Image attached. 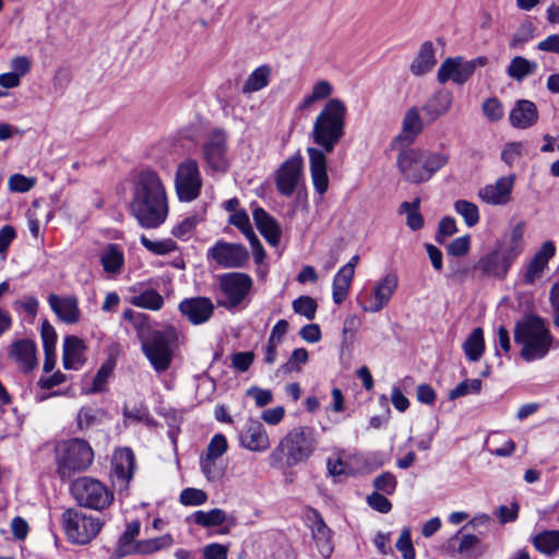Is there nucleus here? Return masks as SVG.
<instances>
[{"instance_id":"nucleus-48","label":"nucleus","mask_w":559,"mask_h":559,"mask_svg":"<svg viewBox=\"0 0 559 559\" xmlns=\"http://www.w3.org/2000/svg\"><path fill=\"white\" fill-rule=\"evenodd\" d=\"M480 389L481 381L479 379H467L459 383L454 389H452L449 392V399L455 400L469 393H478Z\"/></svg>"},{"instance_id":"nucleus-23","label":"nucleus","mask_w":559,"mask_h":559,"mask_svg":"<svg viewBox=\"0 0 559 559\" xmlns=\"http://www.w3.org/2000/svg\"><path fill=\"white\" fill-rule=\"evenodd\" d=\"M48 304L56 316L67 324L78 323L80 320L79 300L74 296L59 297L51 294Z\"/></svg>"},{"instance_id":"nucleus-6","label":"nucleus","mask_w":559,"mask_h":559,"mask_svg":"<svg viewBox=\"0 0 559 559\" xmlns=\"http://www.w3.org/2000/svg\"><path fill=\"white\" fill-rule=\"evenodd\" d=\"M142 352L157 373L167 371L174 358V348L177 341L175 330L140 331Z\"/></svg>"},{"instance_id":"nucleus-5","label":"nucleus","mask_w":559,"mask_h":559,"mask_svg":"<svg viewBox=\"0 0 559 559\" xmlns=\"http://www.w3.org/2000/svg\"><path fill=\"white\" fill-rule=\"evenodd\" d=\"M449 162V156L441 152L406 150L397 156V167L403 178L411 183L428 181Z\"/></svg>"},{"instance_id":"nucleus-52","label":"nucleus","mask_w":559,"mask_h":559,"mask_svg":"<svg viewBox=\"0 0 559 559\" xmlns=\"http://www.w3.org/2000/svg\"><path fill=\"white\" fill-rule=\"evenodd\" d=\"M207 500L205 491L197 488H186L180 493V502L185 506H201Z\"/></svg>"},{"instance_id":"nucleus-25","label":"nucleus","mask_w":559,"mask_h":559,"mask_svg":"<svg viewBox=\"0 0 559 559\" xmlns=\"http://www.w3.org/2000/svg\"><path fill=\"white\" fill-rule=\"evenodd\" d=\"M510 123L518 129L532 127L538 120V110L536 105L527 99H520L509 115Z\"/></svg>"},{"instance_id":"nucleus-53","label":"nucleus","mask_w":559,"mask_h":559,"mask_svg":"<svg viewBox=\"0 0 559 559\" xmlns=\"http://www.w3.org/2000/svg\"><path fill=\"white\" fill-rule=\"evenodd\" d=\"M396 485V477L390 472L382 473L373 479V486L377 491H382L386 495H392Z\"/></svg>"},{"instance_id":"nucleus-44","label":"nucleus","mask_w":559,"mask_h":559,"mask_svg":"<svg viewBox=\"0 0 559 559\" xmlns=\"http://www.w3.org/2000/svg\"><path fill=\"white\" fill-rule=\"evenodd\" d=\"M229 223L242 231V234L250 241L251 246H254L255 242H258V237L255 236L251 228L249 216L243 210L237 211L234 214H231L229 217Z\"/></svg>"},{"instance_id":"nucleus-3","label":"nucleus","mask_w":559,"mask_h":559,"mask_svg":"<svg viewBox=\"0 0 559 559\" xmlns=\"http://www.w3.org/2000/svg\"><path fill=\"white\" fill-rule=\"evenodd\" d=\"M318 438L313 428L295 427L280 441L270 455L273 466L293 467L306 462L317 450Z\"/></svg>"},{"instance_id":"nucleus-43","label":"nucleus","mask_w":559,"mask_h":559,"mask_svg":"<svg viewBox=\"0 0 559 559\" xmlns=\"http://www.w3.org/2000/svg\"><path fill=\"white\" fill-rule=\"evenodd\" d=\"M423 130L421 119L416 108H411L406 111L403 120V134L409 138L411 141L419 134Z\"/></svg>"},{"instance_id":"nucleus-57","label":"nucleus","mask_w":559,"mask_h":559,"mask_svg":"<svg viewBox=\"0 0 559 559\" xmlns=\"http://www.w3.org/2000/svg\"><path fill=\"white\" fill-rule=\"evenodd\" d=\"M8 185L11 191L27 192L34 187L35 180L21 174H14L9 178Z\"/></svg>"},{"instance_id":"nucleus-27","label":"nucleus","mask_w":559,"mask_h":559,"mask_svg":"<svg viewBox=\"0 0 559 559\" xmlns=\"http://www.w3.org/2000/svg\"><path fill=\"white\" fill-rule=\"evenodd\" d=\"M437 63L436 48L432 41H424L414 60L409 66V71L415 76H423L429 73Z\"/></svg>"},{"instance_id":"nucleus-55","label":"nucleus","mask_w":559,"mask_h":559,"mask_svg":"<svg viewBox=\"0 0 559 559\" xmlns=\"http://www.w3.org/2000/svg\"><path fill=\"white\" fill-rule=\"evenodd\" d=\"M228 449L227 440L223 435H215L209 445L206 451V456L218 459L221 457Z\"/></svg>"},{"instance_id":"nucleus-60","label":"nucleus","mask_w":559,"mask_h":559,"mask_svg":"<svg viewBox=\"0 0 559 559\" xmlns=\"http://www.w3.org/2000/svg\"><path fill=\"white\" fill-rule=\"evenodd\" d=\"M368 504L380 513H389L392 509L390 500L378 491L372 492L367 497Z\"/></svg>"},{"instance_id":"nucleus-36","label":"nucleus","mask_w":559,"mask_h":559,"mask_svg":"<svg viewBox=\"0 0 559 559\" xmlns=\"http://www.w3.org/2000/svg\"><path fill=\"white\" fill-rule=\"evenodd\" d=\"M532 542L538 551L551 556L559 549V531L540 532L533 537Z\"/></svg>"},{"instance_id":"nucleus-15","label":"nucleus","mask_w":559,"mask_h":559,"mask_svg":"<svg viewBox=\"0 0 559 559\" xmlns=\"http://www.w3.org/2000/svg\"><path fill=\"white\" fill-rule=\"evenodd\" d=\"M304 159L300 154L286 159L277 170L276 188L286 197L292 195L302 177Z\"/></svg>"},{"instance_id":"nucleus-9","label":"nucleus","mask_w":559,"mask_h":559,"mask_svg":"<svg viewBox=\"0 0 559 559\" xmlns=\"http://www.w3.org/2000/svg\"><path fill=\"white\" fill-rule=\"evenodd\" d=\"M76 502L84 508L104 510L114 501V492L102 481L92 477H80L71 485Z\"/></svg>"},{"instance_id":"nucleus-34","label":"nucleus","mask_w":559,"mask_h":559,"mask_svg":"<svg viewBox=\"0 0 559 559\" xmlns=\"http://www.w3.org/2000/svg\"><path fill=\"white\" fill-rule=\"evenodd\" d=\"M348 270L340 269L333 278L332 297L336 305H341L349 293L354 275L349 274Z\"/></svg>"},{"instance_id":"nucleus-37","label":"nucleus","mask_w":559,"mask_h":559,"mask_svg":"<svg viewBox=\"0 0 559 559\" xmlns=\"http://www.w3.org/2000/svg\"><path fill=\"white\" fill-rule=\"evenodd\" d=\"M537 69V64L528 59L516 56L514 57L507 69V73L515 81H523L526 76L533 74Z\"/></svg>"},{"instance_id":"nucleus-56","label":"nucleus","mask_w":559,"mask_h":559,"mask_svg":"<svg viewBox=\"0 0 559 559\" xmlns=\"http://www.w3.org/2000/svg\"><path fill=\"white\" fill-rule=\"evenodd\" d=\"M457 231L456 223L453 217L447 216L439 222L436 241L443 243L447 237L454 235Z\"/></svg>"},{"instance_id":"nucleus-17","label":"nucleus","mask_w":559,"mask_h":559,"mask_svg":"<svg viewBox=\"0 0 559 559\" xmlns=\"http://www.w3.org/2000/svg\"><path fill=\"white\" fill-rule=\"evenodd\" d=\"M135 468V457L131 449L123 448L115 452L111 462V477L120 489L127 488Z\"/></svg>"},{"instance_id":"nucleus-59","label":"nucleus","mask_w":559,"mask_h":559,"mask_svg":"<svg viewBox=\"0 0 559 559\" xmlns=\"http://www.w3.org/2000/svg\"><path fill=\"white\" fill-rule=\"evenodd\" d=\"M308 352L306 348H296L292 355L289 360L283 366L286 371H299L300 366L305 365L308 361Z\"/></svg>"},{"instance_id":"nucleus-19","label":"nucleus","mask_w":559,"mask_h":559,"mask_svg":"<svg viewBox=\"0 0 559 559\" xmlns=\"http://www.w3.org/2000/svg\"><path fill=\"white\" fill-rule=\"evenodd\" d=\"M399 277L395 273H388L372 289V298L369 306H365V311L379 312L388 306L395 290L397 289Z\"/></svg>"},{"instance_id":"nucleus-8","label":"nucleus","mask_w":559,"mask_h":559,"mask_svg":"<svg viewBox=\"0 0 559 559\" xmlns=\"http://www.w3.org/2000/svg\"><path fill=\"white\" fill-rule=\"evenodd\" d=\"M62 527L68 540L75 545H87L100 532L103 522L99 518L79 509H67L61 516Z\"/></svg>"},{"instance_id":"nucleus-46","label":"nucleus","mask_w":559,"mask_h":559,"mask_svg":"<svg viewBox=\"0 0 559 559\" xmlns=\"http://www.w3.org/2000/svg\"><path fill=\"white\" fill-rule=\"evenodd\" d=\"M317 308V301L310 296H300L293 301L294 311L308 320L314 318Z\"/></svg>"},{"instance_id":"nucleus-64","label":"nucleus","mask_w":559,"mask_h":559,"mask_svg":"<svg viewBox=\"0 0 559 559\" xmlns=\"http://www.w3.org/2000/svg\"><path fill=\"white\" fill-rule=\"evenodd\" d=\"M40 333L44 344V352L55 350L57 334L53 326L47 321H44L41 324Z\"/></svg>"},{"instance_id":"nucleus-63","label":"nucleus","mask_w":559,"mask_h":559,"mask_svg":"<svg viewBox=\"0 0 559 559\" xmlns=\"http://www.w3.org/2000/svg\"><path fill=\"white\" fill-rule=\"evenodd\" d=\"M247 395L251 396L257 406L263 407L273 401V394L270 390L252 386L247 390Z\"/></svg>"},{"instance_id":"nucleus-21","label":"nucleus","mask_w":559,"mask_h":559,"mask_svg":"<svg viewBox=\"0 0 559 559\" xmlns=\"http://www.w3.org/2000/svg\"><path fill=\"white\" fill-rule=\"evenodd\" d=\"M556 247L550 240L545 241L540 249L534 254L527 263L524 272V283L532 285L540 278L549 260L555 255Z\"/></svg>"},{"instance_id":"nucleus-33","label":"nucleus","mask_w":559,"mask_h":559,"mask_svg":"<svg viewBox=\"0 0 559 559\" xmlns=\"http://www.w3.org/2000/svg\"><path fill=\"white\" fill-rule=\"evenodd\" d=\"M334 88L333 85L326 81L321 80L313 84L312 91L309 95L305 96L302 102L299 105V110H307L309 109L314 103L324 100V99H331L330 96L333 94Z\"/></svg>"},{"instance_id":"nucleus-54","label":"nucleus","mask_w":559,"mask_h":559,"mask_svg":"<svg viewBox=\"0 0 559 559\" xmlns=\"http://www.w3.org/2000/svg\"><path fill=\"white\" fill-rule=\"evenodd\" d=\"M483 112L490 121H498L503 117V108L500 100L496 97L488 98L483 104Z\"/></svg>"},{"instance_id":"nucleus-12","label":"nucleus","mask_w":559,"mask_h":559,"mask_svg":"<svg viewBox=\"0 0 559 559\" xmlns=\"http://www.w3.org/2000/svg\"><path fill=\"white\" fill-rule=\"evenodd\" d=\"M487 63L488 59L485 56L468 61H464L462 57H449L441 63L437 73V80L440 84L451 80L453 83L462 85L472 78L477 68L484 67Z\"/></svg>"},{"instance_id":"nucleus-45","label":"nucleus","mask_w":559,"mask_h":559,"mask_svg":"<svg viewBox=\"0 0 559 559\" xmlns=\"http://www.w3.org/2000/svg\"><path fill=\"white\" fill-rule=\"evenodd\" d=\"M140 241L145 249H147L148 251H151L154 254L164 255V254H168V253L177 250V245L171 239L154 241V240H150L145 236H141Z\"/></svg>"},{"instance_id":"nucleus-49","label":"nucleus","mask_w":559,"mask_h":559,"mask_svg":"<svg viewBox=\"0 0 559 559\" xmlns=\"http://www.w3.org/2000/svg\"><path fill=\"white\" fill-rule=\"evenodd\" d=\"M399 551L402 552L403 559H415V549L412 543V534L409 527H404L395 544Z\"/></svg>"},{"instance_id":"nucleus-14","label":"nucleus","mask_w":559,"mask_h":559,"mask_svg":"<svg viewBox=\"0 0 559 559\" xmlns=\"http://www.w3.org/2000/svg\"><path fill=\"white\" fill-rule=\"evenodd\" d=\"M207 257L222 267L238 269L247 263L249 252L242 245L219 240L209 249Z\"/></svg>"},{"instance_id":"nucleus-1","label":"nucleus","mask_w":559,"mask_h":559,"mask_svg":"<svg viewBox=\"0 0 559 559\" xmlns=\"http://www.w3.org/2000/svg\"><path fill=\"white\" fill-rule=\"evenodd\" d=\"M347 107L340 98L329 99L316 117L311 139L318 147H308L310 173L316 191L323 195L329 188L326 153H332L345 135Z\"/></svg>"},{"instance_id":"nucleus-13","label":"nucleus","mask_w":559,"mask_h":559,"mask_svg":"<svg viewBox=\"0 0 559 559\" xmlns=\"http://www.w3.org/2000/svg\"><path fill=\"white\" fill-rule=\"evenodd\" d=\"M175 187L180 201L191 202L200 195L202 178L197 160L188 158L178 165Z\"/></svg>"},{"instance_id":"nucleus-62","label":"nucleus","mask_w":559,"mask_h":559,"mask_svg":"<svg viewBox=\"0 0 559 559\" xmlns=\"http://www.w3.org/2000/svg\"><path fill=\"white\" fill-rule=\"evenodd\" d=\"M254 360L252 352H239L233 355L231 365L235 369L246 372Z\"/></svg>"},{"instance_id":"nucleus-2","label":"nucleus","mask_w":559,"mask_h":559,"mask_svg":"<svg viewBox=\"0 0 559 559\" xmlns=\"http://www.w3.org/2000/svg\"><path fill=\"white\" fill-rule=\"evenodd\" d=\"M130 210L144 228H156L166 221L169 212L168 199L157 173L146 169L136 175Z\"/></svg>"},{"instance_id":"nucleus-10","label":"nucleus","mask_w":559,"mask_h":559,"mask_svg":"<svg viewBox=\"0 0 559 559\" xmlns=\"http://www.w3.org/2000/svg\"><path fill=\"white\" fill-rule=\"evenodd\" d=\"M202 156L212 171L224 174L228 170V134L225 130L216 128L207 133L202 144Z\"/></svg>"},{"instance_id":"nucleus-16","label":"nucleus","mask_w":559,"mask_h":559,"mask_svg":"<svg viewBox=\"0 0 559 559\" xmlns=\"http://www.w3.org/2000/svg\"><path fill=\"white\" fill-rule=\"evenodd\" d=\"M240 445L251 452H265L270 445L269 435L257 419H248L239 433Z\"/></svg>"},{"instance_id":"nucleus-41","label":"nucleus","mask_w":559,"mask_h":559,"mask_svg":"<svg viewBox=\"0 0 559 559\" xmlns=\"http://www.w3.org/2000/svg\"><path fill=\"white\" fill-rule=\"evenodd\" d=\"M455 212L461 215L468 227H474L479 222L478 206L466 200H457L454 203Z\"/></svg>"},{"instance_id":"nucleus-31","label":"nucleus","mask_w":559,"mask_h":559,"mask_svg":"<svg viewBox=\"0 0 559 559\" xmlns=\"http://www.w3.org/2000/svg\"><path fill=\"white\" fill-rule=\"evenodd\" d=\"M311 532L319 552L322 557L329 558L333 552V545L331 540L332 533L318 513H314Z\"/></svg>"},{"instance_id":"nucleus-11","label":"nucleus","mask_w":559,"mask_h":559,"mask_svg":"<svg viewBox=\"0 0 559 559\" xmlns=\"http://www.w3.org/2000/svg\"><path fill=\"white\" fill-rule=\"evenodd\" d=\"M253 286L250 275L240 272L223 274L219 277V289L225 299L219 301V306L233 310L241 306L247 299Z\"/></svg>"},{"instance_id":"nucleus-51","label":"nucleus","mask_w":559,"mask_h":559,"mask_svg":"<svg viewBox=\"0 0 559 559\" xmlns=\"http://www.w3.org/2000/svg\"><path fill=\"white\" fill-rule=\"evenodd\" d=\"M216 460L209 456L201 459L202 473L210 481L218 480L224 475V468L217 465Z\"/></svg>"},{"instance_id":"nucleus-26","label":"nucleus","mask_w":559,"mask_h":559,"mask_svg":"<svg viewBox=\"0 0 559 559\" xmlns=\"http://www.w3.org/2000/svg\"><path fill=\"white\" fill-rule=\"evenodd\" d=\"M192 521L201 527H215L224 523H227L228 527L237 525V519L235 515H227L222 509H212L210 511H195L191 515ZM229 528H225L223 533H228Z\"/></svg>"},{"instance_id":"nucleus-18","label":"nucleus","mask_w":559,"mask_h":559,"mask_svg":"<svg viewBox=\"0 0 559 559\" xmlns=\"http://www.w3.org/2000/svg\"><path fill=\"white\" fill-rule=\"evenodd\" d=\"M8 356L25 373L34 370L38 364L36 345L27 338L15 341L10 346Z\"/></svg>"},{"instance_id":"nucleus-40","label":"nucleus","mask_w":559,"mask_h":559,"mask_svg":"<svg viewBox=\"0 0 559 559\" xmlns=\"http://www.w3.org/2000/svg\"><path fill=\"white\" fill-rule=\"evenodd\" d=\"M131 304L139 308L156 311L164 306V298L155 289H146L141 294L133 296Z\"/></svg>"},{"instance_id":"nucleus-47","label":"nucleus","mask_w":559,"mask_h":559,"mask_svg":"<svg viewBox=\"0 0 559 559\" xmlns=\"http://www.w3.org/2000/svg\"><path fill=\"white\" fill-rule=\"evenodd\" d=\"M114 370V362L107 361L102 365L93 379L92 388L87 390L88 393H98L105 390L108 378Z\"/></svg>"},{"instance_id":"nucleus-42","label":"nucleus","mask_w":559,"mask_h":559,"mask_svg":"<svg viewBox=\"0 0 559 559\" xmlns=\"http://www.w3.org/2000/svg\"><path fill=\"white\" fill-rule=\"evenodd\" d=\"M174 543L171 535L165 534L159 537L148 538L139 542L138 550L140 554L150 555L162 549L169 548Z\"/></svg>"},{"instance_id":"nucleus-38","label":"nucleus","mask_w":559,"mask_h":559,"mask_svg":"<svg viewBox=\"0 0 559 559\" xmlns=\"http://www.w3.org/2000/svg\"><path fill=\"white\" fill-rule=\"evenodd\" d=\"M271 68L269 66H260L246 80L242 86L243 94L258 92L269 84Z\"/></svg>"},{"instance_id":"nucleus-29","label":"nucleus","mask_w":559,"mask_h":559,"mask_svg":"<svg viewBox=\"0 0 559 559\" xmlns=\"http://www.w3.org/2000/svg\"><path fill=\"white\" fill-rule=\"evenodd\" d=\"M453 95L450 91L440 90L435 93L424 105L423 111L425 112L428 121H436L443 116L451 108Z\"/></svg>"},{"instance_id":"nucleus-22","label":"nucleus","mask_w":559,"mask_h":559,"mask_svg":"<svg viewBox=\"0 0 559 559\" xmlns=\"http://www.w3.org/2000/svg\"><path fill=\"white\" fill-rule=\"evenodd\" d=\"M179 310L191 323L201 324L212 317L214 305L210 298L194 297L181 301Z\"/></svg>"},{"instance_id":"nucleus-58","label":"nucleus","mask_w":559,"mask_h":559,"mask_svg":"<svg viewBox=\"0 0 559 559\" xmlns=\"http://www.w3.org/2000/svg\"><path fill=\"white\" fill-rule=\"evenodd\" d=\"M471 248V238L469 236H462L452 240L448 247V253L453 257H462L465 255Z\"/></svg>"},{"instance_id":"nucleus-7","label":"nucleus","mask_w":559,"mask_h":559,"mask_svg":"<svg viewBox=\"0 0 559 559\" xmlns=\"http://www.w3.org/2000/svg\"><path fill=\"white\" fill-rule=\"evenodd\" d=\"M93 460L94 452L83 439L63 441L56 448L57 473L63 479L85 471Z\"/></svg>"},{"instance_id":"nucleus-39","label":"nucleus","mask_w":559,"mask_h":559,"mask_svg":"<svg viewBox=\"0 0 559 559\" xmlns=\"http://www.w3.org/2000/svg\"><path fill=\"white\" fill-rule=\"evenodd\" d=\"M420 199L413 202H403L399 207V214H406V225L412 230H419L424 226L423 215L419 213Z\"/></svg>"},{"instance_id":"nucleus-61","label":"nucleus","mask_w":559,"mask_h":559,"mask_svg":"<svg viewBox=\"0 0 559 559\" xmlns=\"http://www.w3.org/2000/svg\"><path fill=\"white\" fill-rule=\"evenodd\" d=\"M228 550V545L212 543L203 548V557L204 559H227Z\"/></svg>"},{"instance_id":"nucleus-20","label":"nucleus","mask_w":559,"mask_h":559,"mask_svg":"<svg viewBox=\"0 0 559 559\" xmlns=\"http://www.w3.org/2000/svg\"><path fill=\"white\" fill-rule=\"evenodd\" d=\"M514 180V175L500 177L495 183L481 188L478 198L490 205H504L511 200Z\"/></svg>"},{"instance_id":"nucleus-30","label":"nucleus","mask_w":559,"mask_h":559,"mask_svg":"<svg viewBox=\"0 0 559 559\" xmlns=\"http://www.w3.org/2000/svg\"><path fill=\"white\" fill-rule=\"evenodd\" d=\"M85 346L81 338L74 335L67 336L63 342V367L79 369L85 361Z\"/></svg>"},{"instance_id":"nucleus-32","label":"nucleus","mask_w":559,"mask_h":559,"mask_svg":"<svg viewBox=\"0 0 559 559\" xmlns=\"http://www.w3.org/2000/svg\"><path fill=\"white\" fill-rule=\"evenodd\" d=\"M99 261L106 273L117 274L124 264V255L118 245L109 243L103 249Z\"/></svg>"},{"instance_id":"nucleus-24","label":"nucleus","mask_w":559,"mask_h":559,"mask_svg":"<svg viewBox=\"0 0 559 559\" xmlns=\"http://www.w3.org/2000/svg\"><path fill=\"white\" fill-rule=\"evenodd\" d=\"M510 266V263L504 260V257L496 248L491 252L480 257L475 269L479 270L486 276L503 278L506 277Z\"/></svg>"},{"instance_id":"nucleus-50","label":"nucleus","mask_w":559,"mask_h":559,"mask_svg":"<svg viewBox=\"0 0 559 559\" xmlns=\"http://www.w3.org/2000/svg\"><path fill=\"white\" fill-rule=\"evenodd\" d=\"M200 221L197 215L188 216L174 226L171 234L179 239H188Z\"/></svg>"},{"instance_id":"nucleus-4","label":"nucleus","mask_w":559,"mask_h":559,"mask_svg":"<svg viewBox=\"0 0 559 559\" xmlns=\"http://www.w3.org/2000/svg\"><path fill=\"white\" fill-rule=\"evenodd\" d=\"M514 342L521 346L520 356L531 362L547 356L554 344V336L540 317L528 314L516 322Z\"/></svg>"},{"instance_id":"nucleus-28","label":"nucleus","mask_w":559,"mask_h":559,"mask_svg":"<svg viewBox=\"0 0 559 559\" xmlns=\"http://www.w3.org/2000/svg\"><path fill=\"white\" fill-rule=\"evenodd\" d=\"M252 214L257 228L261 235L271 246L276 247L282 234L277 222L261 207L254 209Z\"/></svg>"},{"instance_id":"nucleus-35","label":"nucleus","mask_w":559,"mask_h":559,"mask_svg":"<svg viewBox=\"0 0 559 559\" xmlns=\"http://www.w3.org/2000/svg\"><path fill=\"white\" fill-rule=\"evenodd\" d=\"M463 350L471 361H478L485 350L484 332L476 328L463 344Z\"/></svg>"}]
</instances>
